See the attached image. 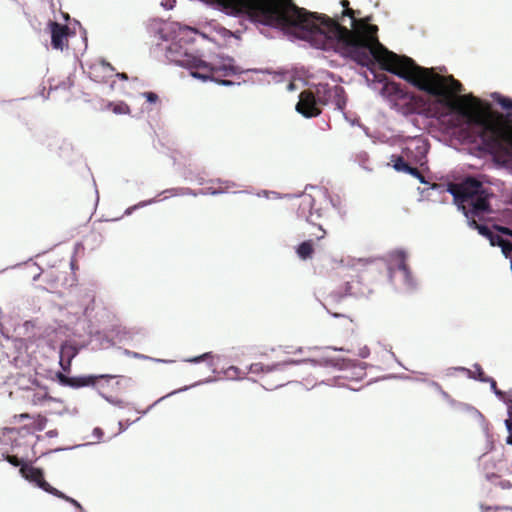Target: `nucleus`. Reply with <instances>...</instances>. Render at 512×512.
<instances>
[{"label":"nucleus","instance_id":"3","mask_svg":"<svg viewBox=\"0 0 512 512\" xmlns=\"http://www.w3.org/2000/svg\"><path fill=\"white\" fill-rule=\"evenodd\" d=\"M449 192L453 195L458 207L463 211L468 225L476 229L493 245L494 238L499 235L494 234L486 225L478 223V221L484 220L486 215L492 213L489 200L493 193L490 192V189L484 186L481 181L473 177H467L459 184L450 185Z\"/></svg>","mask_w":512,"mask_h":512},{"label":"nucleus","instance_id":"37","mask_svg":"<svg viewBox=\"0 0 512 512\" xmlns=\"http://www.w3.org/2000/svg\"><path fill=\"white\" fill-rule=\"evenodd\" d=\"M14 418L19 419V420L32 419L31 415H29L28 413H22L20 415H16Z\"/></svg>","mask_w":512,"mask_h":512},{"label":"nucleus","instance_id":"1","mask_svg":"<svg viewBox=\"0 0 512 512\" xmlns=\"http://www.w3.org/2000/svg\"><path fill=\"white\" fill-rule=\"evenodd\" d=\"M219 7L228 15H246L254 22L309 41L319 49L328 50L336 43L342 44L349 48L354 61L368 68L377 62L384 70L386 53L395 54L379 42L378 27L370 24L372 17L356 19L351 8H346L343 15L352 19V30L328 16H317L299 8L293 0H221Z\"/></svg>","mask_w":512,"mask_h":512},{"label":"nucleus","instance_id":"4","mask_svg":"<svg viewBox=\"0 0 512 512\" xmlns=\"http://www.w3.org/2000/svg\"><path fill=\"white\" fill-rule=\"evenodd\" d=\"M175 62L189 69L191 76L195 78L203 81L211 80L224 86H231L234 83L223 78L241 73V69L233 64V59L209 63L196 56L185 54L181 59L175 60Z\"/></svg>","mask_w":512,"mask_h":512},{"label":"nucleus","instance_id":"24","mask_svg":"<svg viewBox=\"0 0 512 512\" xmlns=\"http://www.w3.org/2000/svg\"><path fill=\"white\" fill-rule=\"evenodd\" d=\"M103 397L110 403L114 404V405H123L125 402H126V399L122 396V395H119V394H116V395H107L105 393H102Z\"/></svg>","mask_w":512,"mask_h":512},{"label":"nucleus","instance_id":"33","mask_svg":"<svg viewBox=\"0 0 512 512\" xmlns=\"http://www.w3.org/2000/svg\"><path fill=\"white\" fill-rule=\"evenodd\" d=\"M5 459L13 466H22L23 460L19 459L16 455H7Z\"/></svg>","mask_w":512,"mask_h":512},{"label":"nucleus","instance_id":"2","mask_svg":"<svg viewBox=\"0 0 512 512\" xmlns=\"http://www.w3.org/2000/svg\"><path fill=\"white\" fill-rule=\"evenodd\" d=\"M384 70L406 80L414 87L436 97L437 102L459 115L473 133L504 162H512V130L507 129L500 115L482 110L480 101L473 96L454 98L462 92L463 85L452 75L442 76L433 68L419 66L413 59L398 54H388Z\"/></svg>","mask_w":512,"mask_h":512},{"label":"nucleus","instance_id":"21","mask_svg":"<svg viewBox=\"0 0 512 512\" xmlns=\"http://www.w3.org/2000/svg\"><path fill=\"white\" fill-rule=\"evenodd\" d=\"M340 351H346L348 353H352L354 355H357L361 358H367L369 355H370V349L368 348L367 345H358L357 349L355 348H349V349H344V348H340L339 349Z\"/></svg>","mask_w":512,"mask_h":512},{"label":"nucleus","instance_id":"36","mask_svg":"<svg viewBox=\"0 0 512 512\" xmlns=\"http://www.w3.org/2000/svg\"><path fill=\"white\" fill-rule=\"evenodd\" d=\"M313 235L315 236V238L317 240H321V239H323L325 237L326 231L321 226H319L318 227V232L314 233Z\"/></svg>","mask_w":512,"mask_h":512},{"label":"nucleus","instance_id":"29","mask_svg":"<svg viewBox=\"0 0 512 512\" xmlns=\"http://www.w3.org/2000/svg\"><path fill=\"white\" fill-rule=\"evenodd\" d=\"M405 173L410 174L411 176L419 179L421 183H425L424 176L416 167H412L409 165Z\"/></svg>","mask_w":512,"mask_h":512},{"label":"nucleus","instance_id":"30","mask_svg":"<svg viewBox=\"0 0 512 512\" xmlns=\"http://www.w3.org/2000/svg\"><path fill=\"white\" fill-rule=\"evenodd\" d=\"M141 96L144 97L146 99V101L151 104H155L159 101V97L155 92H151V91L143 92L141 94Z\"/></svg>","mask_w":512,"mask_h":512},{"label":"nucleus","instance_id":"32","mask_svg":"<svg viewBox=\"0 0 512 512\" xmlns=\"http://www.w3.org/2000/svg\"><path fill=\"white\" fill-rule=\"evenodd\" d=\"M55 497H58V498H61L69 503H71L72 505L78 507V508H81V505L79 504V502H77L75 499L65 495L64 493H62L61 491H59V493L57 495H54Z\"/></svg>","mask_w":512,"mask_h":512},{"label":"nucleus","instance_id":"31","mask_svg":"<svg viewBox=\"0 0 512 512\" xmlns=\"http://www.w3.org/2000/svg\"><path fill=\"white\" fill-rule=\"evenodd\" d=\"M497 101L501 105L502 108L507 109V110H512V99L511 98L501 96V97H499V99Z\"/></svg>","mask_w":512,"mask_h":512},{"label":"nucleus","instance_id":"41","mask_svg":"<svg viewBox=\"0 0 512 512\" xmlns=\"http://www.w3.org/2000/svg\"><path fill=\"white\" fill-rule=\"evenodd\" d=\"M341 4H342L344 7L348 8L349 1H348V0H342Z\"/></svg>","mask_w":512,"mask_h":512},{"label":"nucleus","instance_id":"45","mask_svg":"<svg viewBox=\"0 0 512 512\" xmlns=\"http://www.w3.org/2000/svg\"><path fill=\"white\" fill-rule=\"evenodd\" d=\"M66 351H68V352H69L70 350H69V349H68V350L63 349L62 354L64 355Z\"/></svg>","mask_w":512,"mask_h":512},{"label":"nucleus","instance_id":"9","mask_svg":"<svg viewBox=\"0 0 512 512\" xmlns=\"http://www.w3.org/2000/svg\"><path fill=\"white\" fill-rule=\"evenodd\" d=\"M318 105L319 103L314 92L311 90H304L300 93L296 109L305 117H316L321 113V109Z\"/></svg>","mask_w":512,"mask_h":512},{"label":"nucleus","instance_id":"11","mask_svg":"<svg viewBox=\"0 0 512 512\" xmlns=\"http://www.w3.org/2000/svg\"><path fill=\"white\" fill-rule=\"evenodd\" d=\"M366 376V365L363 363H349L336 376L337 380L362 381Z\"/></svg>","mask_w":512,"mask_h":512},{"label":"nucleus","instance_id":"19","mask_svg":"<svg viewBox=\"0 0 512 512\" xmlns=\"http://www.w3.org/2000/svg\"><path fill=\"white\" fill-rule=\"evenodd\" d=\"M298 257L302 260L312 258L314 254V246L312 240H306L300 243L296 249Z\"/></svg>","mask_w":512,"mask_h":512},{"label":"nucleus","instance_id":"17","mask_svg":"<svg viewBox=\"0 0 512 512\" xmlns=\"http://www.w3.org/2000/svg\"><path fill=\"white\" fill-rule=\"evenodd\" d=\"M332 99L330 103L335 105V107L339 110H343L346 106V96L345 90L343 87L339 85L333 86Z\"/></svg>","mask_w":512,"mask_h":512},{"label":"nucleus","instance_id":"39","mask_svg":"<svg viewBox=\"0 0 512 512\" xmlns=\"http://www.w3.org/2000/svg\"><path fill=\"white\" fill-rule=\"evenodd\" d=\"M117 76L122 80H127L128 76L126 73H118Z\"/></svg>","mask_w":512,"mask_h":512},{"label":"nucleus","instance_id":"22","mask_svg":"<svg viewBox=\"0 0 512 512\" xmlns=\"http://www.w3.org/2000/svg\"><path fill=\"white\" fill-rule=\"evenodd\" d=\"M391 162H393V167L398 172H404L408 168L409 164L404 160L402 156H391Z\"/></svg>","mask_w":512,"mask_h":512},{"label":"nucleus","instance_id":"8","mask_svg":"<svg viewBox=\"0 0 512 512\" xmlns=\"http://www.w3.org/2000/svg\"><path fill=\"white\" fill-rule=\"evenodd\" d=\"M21 475L29 482L34 483L37 487L45 492L57 495L59 490L52 487L45 479L43 470L30 465H22L20 468Z\"/></svg>","mask_w":512,"mask_h":512},{"label":"nucleus","instance_id":"35","mask_svg":"<svg viewBox=\"0 0 512 512\" xmlns=\"http://www.w3.org/2000/svg\"><path fill=\"white\" fill-rule=\"evenodd\" d=\"M494 228L499 233L512 237V229L505 227V226H500V225H495Z\"/></svg>","mask_w":512,"mask_h":512},{"label":"nucleus","instance_id":"40","mask_svg":"<svg viewBox=\"0 0 512 512\" xmlns=\"http://www.w3.org/2000/svg\"><path fill=\"white\" fill-rule=\"evenodd\" d=\"M220 1H221V0H206V2L211 3V4H216V5H218V6H219V4H220Z\"/></svg>","mask_w":512,"mask_h":512},{"label":"nucleus","instance_id":"38","mask_svg":"<svg viewBox=\"0 0 512 512\" xmlns=\"http://www.w3.org/2000/svg\"><path fill=\"white\" fill-rule=\"evenodd\" d=\"M94 433L96 434L95 436L100 439L101 436L104 434L103 431L100 429V428H95L94 429Z\"/></svg>","mask_w":512,"mask_h":512},{"label":"nucleus","instance_id":"26","mask_svg":"<svg viewBox=\"0 0 512 512\" xmlns=\"http://www.w3.org/2000/svg\"><path fill=\"white\" fill-rule=\"evenodd\" d=\"M213 360H214V355L211 352H208V353H204L203 355H201L199 357L189 359L188 361L189 362L208 361L209 367H213L214 366Z\"/></svg>","mask_w":512,"mask_h":512},{"label":"nucleus","instance_id":"27","mask_svg":"<svg viewBox=\"0 0 512 512\" xmlns=\"http://www.w3.org/2000/svg\"><path fill=\"white\" fill-rule=\"evenodd\" d=\"M15 434H18V430L16 428H3L0 430V443H3V437H5L6 435H9V437H11V435H15ZM5 455L4 453L0 454V460L4 459Z\"/></svg>","mask_w":512,"mask_h":512},{"label":"nucleus","instance_id":"34","mask_svg":"<svg viewBox=\"0 0 512 512\" xmlns=\"http://www.w3.org/2000/svg\"><path fill=\"white\" fill-rule=\"evenodd\" d=\"M505 424H506L507 430L509 431V435L507 437L506 442H507V444L512 445V420L506 419Z\"/></svg>","mask_w":512,"mask_h":512},{"label":"nucleus","instance_id":"10","mask_svg":"<svg viewBox=\"0 0 512 512\" xmlns=\"http://www.w3.org/2000/svg\"><path fill=\"white\" fill-rule=\"evenodd\" d=\"M51 45L54 49L63 50L68 45L69 28L58 22H50Z\"/></svg>","mask_w":512,"mask_h":512},{"label":"nucleus","instance_id":"18","mask_svg":"<svg viewBox=\"0 0 512 512\" xmlns=\"http://www.w3.org/2000/svg\"><path fill=\"white\" fill-rule=\"evenodd\" d=\"M314 199L311 195H303L299 204L300 214L306 217L308 222H312L311 220V209L313 208Z\"/></svg>","mask_w":512,"mask_h":512},{"label":"nucleus","instance_id":"7","mask_svg":"<svg viewBox=\"0 0 512 512\" xmlns=\"http://www.w3.org/2000/svg\"><path fill=\"white\" fill-rule=\"evenodd\" d=\"M270 371H271L270 367H265L261 363L251 364L248 371H243L236 366H229L225 369L223 368L221 372H218L217 376L207 378L206 382L221 381V380L235 381V380H244V379H247L248 381L256 382L257 379H255L253 377H247L246 375L267 373Z\"/></svg>","mask_w":512,"mask_h":512},{"label":"nucleus","instance_id":"13","mask_svg":"<svg viewBox=\"0 0 512 512\" xmlns=\"http://www.w3.org/2000/svg\"><path fill=\"white\" fill-rule=\"evenodd\" d=\"M454 370L466 374L468 378L473 380L489 383L491 385L497 384L493 378L486 376L484 370L479 364H475L472 369L458 367L454 368Z\"/></svg>","mask_w":512,"mask_h":512},{"label":"nucleus","instance_id":"28","mask_svg":"<svg viewBox=\"0 0 512 512\" xmlns=\"http://www.w3.org/2000/svg\"><path fill=\"white\" fill-rule=\"evenodd\" d=\"M173 195H192V196H198L200 195V191L196 192L192 190L191 188H176L173 189Z\"/></svg>","mask_w":512,"mask_h":512},{"label":"nucleus","instance_id":"20","mask_svg":"<svg viewBox=\"0 0 512 512\" xmlns=\"http://www.w3.org/2000/svg\"><path fill=\"white\" fill-rule=\"evenodd\" d=\"M495 242L492 246L501 247L502 253L506 258H512V242L505 240L502 236H498L494 238Z\"/></svg>","mask_w":512,"mask_h":512},{"label":"nucleus","instance_id":"23","mask_svg":"<svg viewBox=\"0 0 512 512\" xmlns=\"http://www.w3.org/2000/svg\"><path fill=\"white\" fill-rule=\"evenodd\" d=\"M47 423V418L42 415H37L33 418L32 428L37 431L44 430Z\"/></svg>","mask_w":512,"mask_h":512},{"label":"nucleus","instance_id":"42","mask_svg":"<svg viewBox=\"0 0 512 512\" xmlns=\"http://www.w3.org/2000/svg\"><path fill=\"white\" fill-rule=\"evenodd\" d=\"M103 67L113 70V67L109 63L103 64Z\"/></svg>","mask_w":512,"mask_h":512},{"label":"nucleus","instance_id":"12","mask_svg":"<svg viewBox=\"0 0 512 512\" xmlns=\"http://www.w3.org/2000/svg\"><path fill=\"white\" fill-rule=\"evenodd\" d=\"M57 376H58L61 384H67V385H70V384H96V382L99 380H105L108 382L111 379L115 378V376H113V375L102 374V375L88 376V377L75 379V378H68L60 372L57 373Z\"/></svg>","mask_w":512,"mask_h":512},{"label":"nucleus","instance_id":"16","mask_svg":"<svg viewBox=\"0 0 512 512\" xmlns=\"http://www.w3.org/2000/svg\"><path fill=\"white\" fill-rule=\"evenodd\" d=\"M333 86L328 84H318L314 92L319 105H327L332 99Z\"/></svg>","mask_w":512,"mask_h":512},{"label":"nucleus","instance_id":"14","mask_svg":"<svg viewBox=\"0 0 512 512\" xmlns=\"http://www.w3.org/2000/svg\"><path fill=\"white\" fill-rule=\"evenodd\" d=\"M211 184H212V186H209L205 189L200 190V194H202V195H206V194L217 195V194H222V193L228 192L231 188L235 187V184L233 182L223 181L220 179L211 181Z\"/></svg>","mask_w":512,"mask_h":512},{"label":"nucleus","instance_id":"25","mask_svg":"<svg viewBox=\"0 0 512 512\" xmlns=\"http://www.w3.org/2000/svg\"><path fill=\"white\" fill-rule=\"evenodd\" d=\"M108 107H112V110L116 114H126L129 112V106L123 102L118 104L109 103Z\"/></svg>","mask_w":512,"mask_h":512},{"label":"nucleus","instance_id":"44","mask_svg":"<svg viewBox=\"0 0 512 512\" xmlns=\"http://www.w3.org/2000/svg\"><path fill=\"white\" fill-rule=\"evenodd\" d=\"M48 435H49L50 437H53V436H54V432L50 431V432H48Z\"/></svg>","mask_w":512,"mask_h":512},{"label":"nucleus","instance_id":"5","mask_svg":"<svg viewBox=\"0 0 512 512\" xmlns=\"http://www.w3.org/2000/svg\"><path fill=\"white\" fill-rule=\"evenodd\" d=\"M382 94L403 115L422 114L429 106V101L425 97L405 90L399 83L393 81L384 84Z\"/></svg>","mask_w":512,"mask_h":512},{"label":"nucleus","instance_id":"15","mask_svg":"<svg viewBox=\"0 0 512 512\" xmlns=\"http://www.w3.org/2000/svg\"><path fill=\"white\" fill-rule=\"evenodd\" d=\"M391 262L397 267L398 270L402 271L405 278L408 280L410 271L406 263V253L403 250H395L390 253Z\"/></svg>","mask_w":512,"mask_h":512},{"label":"nucleus","instance_id":"6","mask_svg":"<svg viewBox=\"0 0 512 512\" xmlns=\"http://www.w3.org/2000/svg\"><path fill=\"white\" fill-rule=\"evenodd\" d=\"M14 392H10L12 396ZM21 402L26 405H50L51 403L62 404V401L49 395L47 386H18L15 391Z\"/></svg>","mask_w":512,"mask_h":512},{"label":"nucleus","instance_id":"43","mask_svg":"<svg viewBox=\"0 0 512 512\" xmlns=\"http://www.w3.org/2000/svg\"><path fill=\"white\" fill-rule=\"evenodd\" d=\"M61 365H62L63 369H64V370H66V367L64 366V360H63V358L61 359Z\"/></svg>","mask_w":512,"mask_h":512}]
</instances>
